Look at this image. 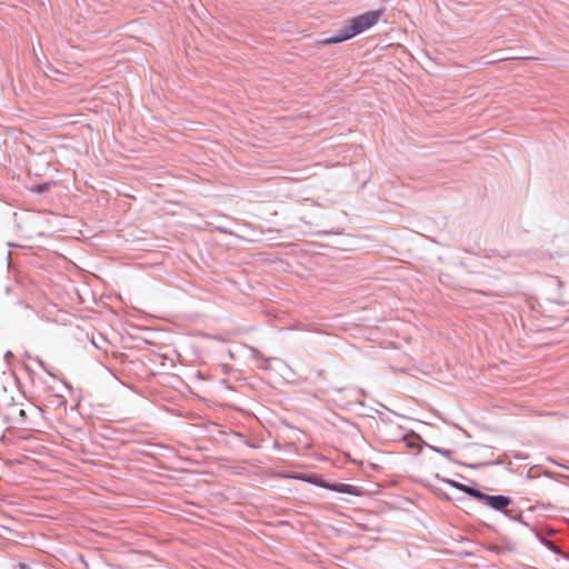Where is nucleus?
Masks as SVG:
<instances>
[{
  "instance_id": "1",
  "label": "nucleus",
  "mask_w": 569,
  "mask_h": 569,
  "mask_svg": "<svg viewBox=\"0 0 569 569\" xmlns=\"http://www.w3.org/2000/svg\"><path fill=\"white\" fill-rule=\"evenodd\" d=\"M383 13L385 9H377L349 18L343 27L337 31L336 36L319 40L318 43L321 46H329L352 39L377 26Z\"/></svg>"
},
{
  "instance_id": "2",
  "label": "nucleus",
  "mask_w": 569,
  "mask_h": 569,
  "mask_svg": "<svg viewBox=\"0 0 569 569\" xmlns=\"http://www.w3.org/2000/svg\"><path fill=\"white\" fill-rule=\"evenodd\" d=\"M485 503L496 510H503L510 505V499L505 496H486Z\"/></svg>"
},
{
  "instance_id": "3",
  "label": "nucleus",
  "mask_w": 569,
  "mask_h": 569,
  "mask_svg": "<svg viewBox=\"0 0 569 569\" xmlns=\"http://www.w3.org/2000/svg\"><path fill=\"white\" fill-rule=\"evenodd\" d=\"M320 486L341 493H348L353 496H358L360 493L357 487L347 483H320Z\"/></svg>"
},
{
  "instance_id": "4",
  "label": "nucleus",
  "mask_w": 569,
  "mask_h": 569,
  "mask_svg": "<svg viewBox=\"0 0 569 569\" xmlns=\"http://www.w3.org/2000/svg\"><path fill=\"white\" fill-rule=\"evenodd\" d=\"M447 483H449L450 486L466 492V493H470V490H472V488L468 487V486H465V485H461V483H458L456 481H452V480H446Z\"/></svg>"
},
{
  "instance_id": "5",
  "label": "nucleus",
  "mask_w": 569,
  "mask_h": 569,
  "mask_svg": "<svg viewBox=\"0 0 569 569\" xmlns=\"http://www.w3.org/2000/svg\"><path fill=\"white\" fill-rule=\"evenodd\" d=\"M469 496H471V497H473V498L485 502V499H486L487 495H485V493L480 492L479 490L472 488V490H470Z\"/></svg>"
}]
</instances>
